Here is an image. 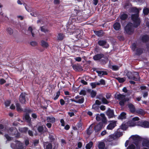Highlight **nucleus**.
<instances>
[{
  "label": "nucleus",
  "mask_w": 149,
  "mask_h": 149,
  "mask_svg": "<svg viewBox=\"0 0 149 149\" xmlns=\"http://www.w3.org/2000/svg\"><path fill=\"white\" fill-rule=\"evenodd\" d=\"M130 79L132 80L136 81H139L140 80V77L139 75H127Z\"/></svg>",
  "instance_id": "9b49d317"
},
{
  "label": "nucleus",
  "mask_w": 149,
  "mask_h": 149,
  "mask_svg": "<svg viewBox=\"0 0 149 149\" xmlns=\"http://www.w3.org/2000/svg\"><path fill=\"white\" fill-rule=\"evenodd\" d=\"M126 113L125 112L121 113L119 116L120 118L121 119H125L126 118Z\"/></svg>",
  "instance_id": "c9c22d12"
},
{
  "label": "nucleus",
  "mask_w": 149,
  "mask_h": 149,
  "mask_svg": "<svg viewBox=\"0 0 149 149\" xmlns=\"http://www.w3.org/2000/svg\"><path fill=\"white\" fill-rule=\"evenodd\" d=\"M112 69L114 70H118L119 67L116 65H113L112 66Z\"/></svg>",
  "instance_id": "13d9d810"
},
{
  "label": "nucleus",
  "mask_w": 149,
  "mask_h": 149,
  "mask_svg": "<svg viewBox=\"0 0 149 149\" xmlns=\"http://www.w3.org/2000/svg\"><path fill=\"white\" fill-rule=\"evenodd\" d=\"M125 97V95L121 94L120 93L119 94H117L116 93L114 96V97L116 99L119 100H121L124 99H126Z\"/></svg>",
  "instance_id": "f3484780"
},
{
  "label": "nucleus",
  "mask_w": 149,
  "mask_h": 149,
  "mask_svg": "<svg viewBox=\"0 0 149 149\" xmlns=\"http://www.w3.org/2000/svg\"><path fill=\"white\" fill-rule=\"evenodd\" d=\"M102 96H100L98 97V99L100 100H101L102 103L104 104H107L109 103V102L104 97H102L101 98Z\"/></svg>",
  "instance_id": "aec40b11"
},
{
  "label": "nucleus",
  "mask_w": 149,
  "mask_h": 149,
  "mask_svg": "<svg viewBox=\"0 0 149 149\" xmlns=\"http://www.w3.org/2000/svg\"><path fill=\"white\" fill-rule=\"evenodd\" d=\"M123 135V133L120 132H117L115 134V136L116 137H119Z\"/></svg>",
  "instance_id": "37998d69"
},
{
  "label": "nucleus",
  "mask_w": 149,
  "mask_h": 149,
  "mask_svg": "<svg viewBox=\"0 0 149 149\" xmlns=\"http://www.w3.org/2000/svg\"><path fill=\"white\" fill-rule=\"evenodd\" d=\"M137 126H140L145 128H148L149 126V122L147 121H138L137 122Z\"/></svg>",
  "instance_id": "423d86ee"
},
{
  "label": "nucleus",
  "mask_w": 149,
  "mask_h": 149,
  "mask_svg": "<svg viewBox=\"0 0 149 149\" xmlns=\"http://www.w3.org/2000/svg\"><path fill=\"white\" fill-rule=\"evenodd\" d=\"M6 31L10 35H11L13 33V29L10 28H8L6 29Z\"/></svg>",
  "instance_id": "79ce46f5"
},
{
  "label": "nucleus",
  "mask_w": 149,
  "mask_h": 149,
  "mask_svg": "<svg viewBox=\"0 0 149 149\" xmlns=\"http://www.w3.org/2000/svg\"><path fill=\"white\" fill-rule=\"evenodd\" d=\"M26 94L25 93H22L19 97V102L22 104H25L26 102Z\"/></svg>",
  "instance_id": "0eeeda50"
},
{
  "label": "nucleus",
  "mask_w": 149,
  "mask_h": 149,
  "mask_svg": "<svg viewBox=\"0 0 149 149\" xmlns=\"http://www.w3.org/2000/svg\"><path fill=\"white\" fill-rule=\"evenodd\" d=\"M64 35L63 33H59L57 36L58 39L59 40H62L64 38Z\"/></svg>",
  "instance_id": "f704fd0d"
},
{
  "label": "nucleus",
  "mask_w": 149,
  "mask_h": 149,
  "mask_svg": "<svg viewBox=\"0 0 149 149\" xmlns=\"http://www.w3.org/2000/svg\"><path fill=\"white\" fill-rule=\"evenodd\" d=\"M42 45L44 47L47 48L48 46V44L47 42L42 40L41 42Z\"/></svg>",
  "instance_id": "58836bf2"
},
{
  "label": "nucleus",
  "mask_w": 149,
  "mask_h": 149,
  "mask_svg": "<svg viewBox=\"0 0 149 149\" xmlns=\"http://www.w3.org/2000/svg\"><path fill=\"white\" fill-rule=\"evenodd\" d=\"M95 33L98 36H101L103 35V32L102 31H99L95 32Z\"/></svg>",
  "instance_id": "e433bc0d"
},
{
  "label": "nucleus",
  "mask_w": 149,
  "mask_h": 149,
  "mask_svg": "<svg viewBox=\"0 0 149 149\" xmlns=\"http://www.w3.org/2000/svg\"><path fill=\"white\" fill-rule=\"evenodd\" d=\"M104 56V55L102 54H97L95 55L93 57V59L94 60L97 61L100 59L101 58Z\"/></svg>",
  "instance_id": "5701e85b"
},
{
  "label": "nucleus",
  "mask_w": 149,
  "mask_h": 149,
  "mask_svg": "<svg viewBox=\"0 0 149 149\" xmlns=\"http://www.w3.org/2000/svg\"><path fill=\"white\" fill-rule=\"evenodd\" d=\"M44 147L45 149H52V145L51 143L47 142L44 143Z\"/></svg>",
  "instance_id": "2eb2a0df"
},
{
  "label": "nucleus",
  "mask_w": 149,
  "mask_h": 149,
  "mask_svg": "<svg viewBox=\"0 0 149 149\" xmlns=\"http://www.w3.org/2000/svg\"><path fill=\"white\" fill-rule=\"evenodd\" d=\"M126 33L128 34H131L134 31L133 24L131 23H129L125 28Z\"/></svg>",
  "instance_id": "39448f33"
},
{
  "label": "nucleus",
  "mask_w": 149,
  "mask_h": 149,
  "mask_svg": "<svg viewBox=\"0 0 149 149\" xmlns=\"http://www.w3.org/2000/svg\"><path fill=\"white\" fill-rule=\"evenodd\" d=\"M15 142L16 143L15 145L13 144L11 145V146L13 149H24L23 144L20 141L16 140Z\"/></svg>",
  "instance_id": "20e7f679"
},
{
  "label": "nucleus",
  "mask_w": 149,
  "mask_h": 149,
  "mask_svg": "<svg viewBox=\"0 0 149 149\" xmlns=\"http://www.w3.org/2000/svg\"><path fill=\"white\" fill-rule=\"evenodd\" d=\"M110 122L107 127V129L109 130H112L116 126V121L112 120Z\"/></svg>",
  "instance_id": "1a4fd4ad"
},
{
  "label": "nucleus",
  "mask_w": 149,
  "mask_h": 149,
  "mask_svg": "<svg viewBox=\"0 0 149 149\" xmlns=\"http://www.w3.org/2000/svg\"><path fill=\"white\" fill-rule=\"evenodd\" d=\"M49 138L51 143H54L55 142V138L54 137L55 136L53 133H49Z\"/></svg>",
  "instance_id": "6ab92c4d"
},
{
  "label": "nucleus",
  "mask_w": 149,
  "mask_h": 149,
  "mask_svg": "<svg viewBox=\"0 0 149 149\" xmlns=\"http://www.w3.org/2000/svg\"><path fill=\"white\" fill-rule=\"evenodd\" d=\"M39 143V139H35L33 141V143L35 146H37L38 144Z\"/></svg>",
  "instance_id": "3c124183"
},
{
  "label": "nucleus",
  "mask_w": 149,
  "mask_h": 149,
  "mask_svg": "<svg viewBox=\"0 0 149 149\" xmlns=\"http://www.w3.org/2000/svg\"><path fill=\"white\" fill-rule=\"evenodd\" d=\"M132 137L133 140L134 141H141L142 140V138L137 135H132Z\"/></svg>",
  "instance_id": "4be33fe9"
},
{
  "label": "nucleus",
  "mask_w": 149,
  "mask_h": 149,
  "mask_svg": "<svg viewBox=\"0 0 149 149\" xmlns=\"http://www.w3.org/2000/svg\"><path fill=\"white\" fill-rule=\"evenodd\" d=\"M79 94L80 95H86V92L84 90H81Z\"/></svg>",
  "instance_id": "e2e57ef3"
},
{
  "label": "nucleus",
  "mask_w": 149,
  "mask_h": 149,
  "mask_svg": "<svg viewBox=\"0 0 149 149\" xmlns=\"http://www.w3.org/2000/svg\"><path fill=\"white\" fill-rule=\"evenodd\" d=\"M113 27L116 30H118L120 28V23L116 22L113 25Z\"/></svg>",
  "instance_id": "bb28decb"
},
{
  "label": "nucleus",
  "mask_w": 149,
  "mask_h": 149,
  "mask_svg": "<svg viewBox=\"0 0 149 149\" xmlns=\"http://www.w3.org/2000/svg\"><path fill=\"white\" fill-rule=\"evenodd\" d=\"M90 85L92 88H95L96 86V82H92L90 84Z\"/></svg>",
  "instance_id": "4d7b16f0"
},
{
  "label": "nucleus",
  "mask_w": 149,
  "mask_h": 149,
  "mask_svg": "<svg viewBox=\"0 0 149 149\" xmlns=\"http://www.w3.org/2000/svg\"><path fill=\"white\" fill-rule=\"evenodd\" d=\"M72 18H70L68 22V24L67 25V31H68L70 34H73V33L74 31V30L75 29V27L74 26V24H73V22L75 20L74 19H73L72 21Z\"/></svg>",
  "instance_id": "7ed1b4c3"
},
{
  "label": "nucleus",
  "mask_w": 149,
  "mask_h": 149,
  "mask_svg": "<svg viewBox=\"0 0 149 149\" xmlns=\"http://www.w3.org/2000/svg\"><path fill=\"white\" fill-rule=\"evenodd\" d=\"M10 134L11 135H15L17 133V128L14 127H11L9 129Z\"/></svg>",
  "instance_id": "f8f14e48"
},
{
  "label": "nucleus",
  "mask_w": 149,
  "mask_h": 149,
  "mask_svg": "<svg viewBox=\"0 0 149 149\" xmlns=\"http://www.w3.org/2000/svg\"><path fill=\"white\" fill-rule=\"evenodd\" d=\"M96 95V92L93 90H92L91 93V97L93 98L95 97Z\"/></svg>",
  "instance_id": "49530a36"
},
{
  "label": "nucleus",
  "mask_w": 149,
  "mask_h": 149,
  "mask_svg": "<svg viewBox=\"0 0 149 149\" xmlns=\"http://www.w3.org/2000/svg\"><path fill=\"white\" fill-rule=\"evenodd\" d=\"M28 130L27 127H22L19 129V131L22 133L26 134L27 133Z\"/></svg>",
  "instance_id": "a878e982"
},
{
  "label": "nucleus",
  "mask_w": 149,
  "mask_h": 149,
  "mask_svg": "<svg viewBox=\"0 0 149 149\" xmlns=\"http://www.w3.org/2000/svg\"><path fill=\"white\" fill-rule=\"evenodd\" d=\"M46 120L47 122L52 123H53L56 121L55 118L52 117H47V118Z\"/></svg>",
  "instance_id": "412c9836"
},
{
  "label": "nucleus",
  "mask_w": 149,
  "mask_h": 149,
  "mask_svg": "<svg viewBox=\"0 0 149 149\" xmlns=\"http://www.w3.org/2000/svg\"><path fill=\"white\" fill-rule=\"evenodd\" d=\"M94 71L96 72L98 74H107L108 73L103 70L95 68L93 70Z\"/></svg>",
  "instance_id": "dca6fc26"
},
{
  "label": "nucleus",
  "mask_w": 149,
  "mask_h": 149,
  "mask_svg": "<svg viewBox=\"0 0 149 149\" xmlns=\"http://www.w3.org/2000/svg\"><path fill=\"white\" fill-rule=\"evenodd\" d=\"M60 94V91H58L56 93V96L54 98V100H56L58 99V97H59Z\"/></svg>",
  "instance_id": "c03bdc74"
},
{
  "label": "nucleus",
  "mask_w": 149,
  "mask_h": 149,
  "mask_svg": "<svg viewBox=\"0 0 149 149\" xmlns=\"http://www.w3.org/2000/svg\"><path fill=\"white\" fill-rule=\"evenodd\" d=\"M135 146L133 144L130 145L127 148V149H135Z\"/></svg>",
  "instance_id": "603ef678"
},
{
  "label": "nucleus",
  "mask_w": 149,
  "mask_h": 149,
  "mask_svg": "<svg viewBox=\"0 0 149 149\" xmlns=\"http://www.w3.org/2000/svg\"><path fill=\"white\" fill-rule=\"evenodd\" d=\"M149 11V9L148 8H145L143 10V13L145 15H147L148 14Z\"/></svg>",
  "instance_id": "de8ad7c7"
},
{
  "label": "nucleus",
  "mask_w": 149,
  "mask_h": 149,
  "mask_svg": "<svg viewBox=\"0 0 149 149\" xmlns=\"http://www.w3.org/2000/svg\"><path fill=\"white\" fill-rule=\"evenodd\" d=\"M126 101L127 100L126 99H122L119 101V105L121 106H124L125 105V102H126Z\"/></svg>",
  "instance_id": "4c0bfd02"
},
{
  "label": "nucleus",
  "mask_w": 149,
  "mask_h": 149,
  "mask_svg": "<svg viewBox=\"0 0 149 149\" xmlns=\"http://www.w3.org/2000/svg\"><path fill=\"white\" fill-rule=\"evenodd\" d=\"M135 113L142 115H143L145 114V111L141 109H139L136 110Z\"/></svg>",
  "instance_id": "b1692460"
},
{
  "label": "nucleus",
  "mask_w": 149,
  "mask_h": 149,
  "mask_svg": "<svg viewBox=\"0 0 149 149\" xmlns=\"http://www.w3.org/2000/svg\"><path fill=\"white\" fill-rule=\"evenodd\" d=\"M148 37L147 36H143L142 37L141 40L143 42H146L148 40Z\"/></svg>",
  "instance_id": "a19ab883"
},
{
  "label": "nucleus",
  "mask_w": 149,
  "mask_h": 149,
  "mask_svg": "<svg viewBox=\"0 0 149 149\" xmlns=\"http://www.w3.org/2000/svg\"><path fill=\"white\" fill-rule=\"evenodd\" d=\"M73 69L76 71H81L83 70L79 64L74 65L72 66Z\"/></svg>",
  "instance_id": "a211bd4d"
},
{
  "label": "nucleus",
  "mask_w": 149,
  "mask_h": 149,
  "mask_svg": "<svg viewBox=\"0 0 149 149\" xmlns=\"http://www.w3.org/2000/svg\"><path fill=\"white\" fill-rule=\"evenodd\" d=\"M106 114L109 118H111L114 116V111L109 108L106 112Z\"/></svg>",
  "instance_id": "6e6552de"
},
{
  "label": "nucleus",
  "mask_w": 149,
  "mask_h": 149,
  "mask_svg": "<svg viewBox=\"0 0 149 149\" xmlns=\"http://www.w3.org/2000/svg\"><path fill=\"white\" fill-rule=\"evenodd\" d=\"M131 9L132 12L136 13L135 14L132 15V19L134 22V26L135 27H136L140 25L141 22L138 15L139 10L136 8H132Z\"/></svg>",
  "instance_id": "f257e3e1"
},
{
  "label": "nucleus",
  "mask_w": 149,
  "mask_h": 149,
  "mask_svg": "<svg viewBox=\"0 0 149 149\" xmlns=\"http://www.w3.org/2000/svg\"><path fill=\"white\" fill-rule=\"evenodd\" d=\"M103 126L102 123H99L96 125L94 127V130L96 133H99L102 129Z\"/></svg>",
  "instance_id": "9d476101"
},
{
  "label": "nucleus",
  "mask_w": 149,
  "mask_h": 149,
  "mask_svg": "<svg viewBox=\"0 0 149 149\" xmlns=\"http://www.w3.org/2000/svg\"><path fill=\"white\" fill-rule=\"evenodd\" d=\"M83 125V123L82 122L81 120H80L78 122L76 125V126L77 127L78 130H82V126Z\"/></svg>",
  "instance_id": "393cba45"
},
{
  "label": "nucleus",
  "mask_w": 149,
  "mask_h": 149,
  "mask_svg": "<svg viewBox=\"0 0 149 149\" xmlns=\"http://www.w3.org/2000/svg\"><path fill=\"white\" fill-rule=\"evenodd\" d=\"M86 133L88 135H90L93 132L92 128L91 127L90 125L89 127L86 130Z\"/></svg>",
  "instance_id": "2f4dec72"
},
{
  "label": "nucleus",
  "mask_w": 149,
  "mask_h": 149,
  "mask_svg": "<svg viewBox=\"0 0 149 149\" xmlns=\"http://www.w3.org/2000/svg\"><path fill=\"white\" fill-rule=\"evenodd\" d=\"M5 136L8 141H10L11 140V137L8 134H6Z\"/></svg>",
  "instance_id": "bf43d9fd"
},
{
  "label": "nucleus",
  "mask_w": 149,
  "mask_h": 149,
  "mask_svg": "<svg viewBox=\"0 0 149 149\" xmlns=\"http://www.w3.org/2000/svg\"><path fill=\"white\" fill-rule=\"evenodd\" d=\"M101 84L104 85L105 84V81L103 79H102L100 81Z\"/></svg>",
  "instance_id": "774afa93"
},
{
  "label": "nucleus",
  "mask_w": 149,
  "mask_h": 149,
  "mask_svg": "<svg viewBox=\"0 0 149 149\" xmlns=\"http://www.w3.org/2000/svg\"><path fill=\"white\" fill-rule=\"evenodd\" d=\"M116 79L120 83H123L125 81V79L123 78H120L118 77L116 78Z\"/></svg>",
  "instance_id": "ea45409f"
},
{
  "label": "nucleus",
  "mask_w": 149,
  "mask_h": 149,
  "mask_svg": "<svg viewBox=\"0 0 149 149\" xmlns=\"http://www.w3.org/2000/svg\"><path fill=\"white\" fill-rule=\"evenodd\" d=\"M28 134L29 135L31 136H33V132L31 130H29L28 131Z\"/></svg>",
  "instance_id": "0e129e2a"
},
{
  "label": "nucleus",
  "mask_w": 149,
  "mask_h": 149,
  "mask_svg": "<svg viewBox=\"0 0 149 149\" xmlns=\"http://www.w3.org/2000/svg\"><path fill=\"white\" fill-rule=\"evenodd\" d=\"M25 112H26L25 115L24 116V118L26 121L28 123L29 126L31 127L32 126L31 118L30 116L29 113L31 112V109H24Z\"/></svg>",
  "instance_id": "f03ea898"
},
{
  "label": "nucleus",
  "mask_w": 149,
  "mask_h": 149,
  "mask_svg": "<svg viewBox=\"0 0 149 149\" xmlns=\"http://www.w3.org/2000/svg\"><path fill=\"white\" fill-rule=\"evenodd\" d=\"M143 146L149 148V141L145 140L143 141L142 143Z\"/></svg>",
  "instance_id": "cd10ccee"
},
{
  "label": "nucleus",
  "mask_w": 149,
  "mask_h": 149,
  "mask_svg": "<svg viewBox=\"0 0 149 149\" xmlns=\"http://www.w3.org/2000/svg\"><path fill=\"white\" fill-rule=\"evenodd\" d=\"M121 128L123 130H126L127 128V125L125 124H122L121 126Z\"/></svg>",
  "instance_id": "6e6d98bb"
},
{
  "label": "nucleus",
  "mask_w": 149,
  "mask_h": 149,
  "mask_svg": "<svg viewBox=\"0 0 149 149\" xmlns=\"http://www.w3.org/2000/svg\"><path fill=\"white\" fill-rule=\"evenodd\" d=\"M93 145V142L91 141L86 144V149H91Z\"/></svg>",
  "instance_id": "7c9ffc66"
},
{
  "label": "nucleus",
  "mask_w": 149,
  "mask_h": 149,
  "mask_svg": "<svg viewBox=\"0 0 149 149\" xmlns=\"http://www.w3.org/2000/svg\"><path fill=\"white\" fill-rule=\"evenodd\" d=\"M139 118L138 117H136L133 118L132 119V122H135L136 121H138L139 120Z\"/></svg>",
  "instance_id": "338daca9"
},
{
  "label": "nucleus",
  "mask_w": 149,
  "mask_h": 149,
  "mask_svg": "<svg viewBox=\"0 0 149 149\" xmlns=\"http://www.w3.org/2000/svg\"><path fill=\"white\" fill-rule=\"evenodd\" d=\"M84 101V97H81L79 98L78 100H76V103L79 104L83 103Z\"/></svg>",
  "instance_id": "72a5a7b5"
},
{
  "label": "nucleus",
  "mask_w": 149,
  "mask_h": 149,
  "mask_svg": "<svg viewBox=\"0 0 149 149\" xmlns=\"http://www.w3.org/2000/svg\"><path fill=\"white\" fill-rule=\"evenodd\" d=\"M136 123L137 122H131V123H130V126H134L135 125H136Z\"/></svg>",
  "instance_id": "69168bd1"
},
{
  "label": "nucleus",
  "mask_w": 149,
  "mask_h": 149,
  "mask_svg": "<svg viewBox=\"0 0 149 149\" xmlns=\"http://www.w3.org/2000/svg\"><path fill=\"white\" fill-rule=\"evenodd\" d=\"M30 44L31 46H34L37 45V43L36 42L33 41L31 42Z\"/></svg>",
  "instance_id": "680f3d73"
},
{
  "label": "nucleus",
  "mask_w": 149,
  "mask_h": 149,
  "mask_svg": "<svg viewBox=\"0 0 149 149\" xmlns=\"http://www.w3.org/2000/svg\"><path fill=\"white\" fill-rule=\"evenodd\" d=\"M127 17V15L125 14H124L120 16V18L122 20H124Z\"/></svg>",
  "instance_id": "a18cd8bd"
},
{
  "label": "nucleus",
  "mask_w": 149,
  "mask_h": 149,
  "mask_svg": "<svg viewBox=\"0 0 149 149\" xmlns=\"http://www.w3.org/2000/svg\"><path fill=\"white\" fill-rule=\"evenodd\" d=\"M11 103L10 100H7L5 102V104L6 107H8L9 106Z\"/></svg>",
  "instance_id": "8fccbe9b"
},
{
  "label": "nucleus",
  "mask_w": 149,
  "mask_h": 149,
  "mask_svg": "<svg viewBox=\"0 0 149 149\" xmlns=\"http://www.w3.org/2000/svg\"><path fill=\"white\" fill-rule=\"evenodd\" d=\"M128 106L130 112L132 113H135L136 110L134 105L132 103H130Z\"/></svg>",
  "instance_id": "ddd939ff"
},
{
  "label": "nucleus",
  "mask_w": 149,
  "mask_h": 149,
  "mask_svg": "<svg viewBox=\"0 0 149 149\" xmlns=\"http://www.w3.org/2000/svg\"><path fill=\"white\" fill-rule=\"evenodd\" d=\"M16 109L17 111L18 112L22 111L23 110L21 107L20 104L19 103H17L16 104Z\"/></svg>",
  "instance_id": "c85d7f7f"
},
{
  "label": "nucleus",
  "mask_w": 149,
  "mask_h": 149,
  "mask_svg": "<svg viewBox=\"0 0 149 149\" xmlns=\"http://www.w3.org/2000/svg\"><path fill=\"white\" fill-rule=\"evenodd\" d=\"M38 132L40 133L44 132V127L43 125L39 126L37 128Z\"/></svg>",
  "instance_id": "473e14b6"
},
{
  "label": "nucleus",
  "mask_w": 149,
  "mask_h": 149,
  "mask_svg": "<svg viewBox=\"0 0 149 149\" xmlns=\"http://www.w3.org/2000/svg\"><path fill=\"white\" fill-rule=\"evenodd\" d=\"M98 43L100 45L102 46L103 47L108 48L109 47V44L105 41L100 40L98 41Z\"/></svg>",
  "instance_id": "4468645a"
},
{
  "label": "nucleus",
  "mask_w": 149,
  "mask_h": 149,
  "mask_svg": "<svg viewBox=\"0 0 149 149\" xmlns=\"http://www.w3.org/2000/svg\"><path fill=\"white\" fill-rule=\"evenodd\" d=\"M105 146V143L103 142H101L99 143L98 148L99 149H104Z\"/></svg>",
  "instance_id": "c756f323"
},
{
  "label": "nucleus",
  "mask_w": 149,
  "mask_h": 149,
  "mask_svg": "<svg viewBox=\"0 0 149 149\" xmlns=\"http://www.w3.org/2000/svg\"><path fill=\"white\" fill-rule=\"evenodd\" d=\"M61 145L63 146L64 145L66 144V142L65 140L64 139H62L61 140Z\"/></svg>",
  "instance_id": "864d4df0"
},
{
  "label": "nucleus",
  "mask_w": 149,
  "mask_h": 149,
  "mask_svg": "<svg viewBox=\"0 0 149 149\" xmlns=\"http://www.w3.org/2000/svg\"><path fill=\"white\" fill-rule=\"evenodd\" d=\"M131 47L132 50L134 51L135 50L136 47V44L135 43H134L132 44Z\"/></svg>",
  "instance_id": "5fc2aeb1"
},
{
  "label": "nucleus",
  "mask_w": 149,
  "mask_h": 149,
  "mask_svg": "<svg viewBox=\"0 0 149 149\" xmlns=\"http://www.w3.org/2000/svg\"><path fill=\"white\" fill-rule=\"evenodd\" d=\"M28 31H30L31 33L32 36L34 37V34L33 31V30L31 27H29L28 28Z\"/></svg>",
  "instance_id": "052dcab7"
},
{
  "label": "nucleus",
  "mask_w": 149,
  "mask_h": 149,
  "mask_svg": "<svg viewBox=\"0 0 149 149\" xmlns=\"http://www.w3.org/2000/svg\"><path fill=\"white\" fill-rule=\"evenodd\" d=\"M143 50L142 49H136V54L137 55H140L142 52Z\"/></svg>",
  "instance_id": "09e8293b"
}]
</instances>
